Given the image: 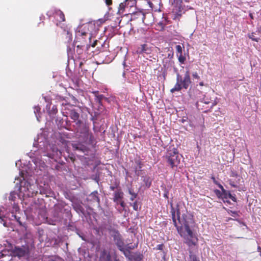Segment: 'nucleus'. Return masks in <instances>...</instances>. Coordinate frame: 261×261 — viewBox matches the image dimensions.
I'll return each mask as SVG.
<instances>
[{
    "label": "nucleus",
    "mask_w": 261,
    "mask_h": 261,
    "mask_svg": "<svg viewBox=\"0 0 261 261\" xmlns=\"http://www.w3.org/2000/svg\"><path fill=\"white\" fill-rule=\"evenodd\" d=\"M172 218L174 226L176 227L178 232L181 237L184 238L186 241L185 243L189 246H195L196 243L192 240L194 237V234L190 227L194 223L193 216L187 212L182 214L180 216L179 210H177L176 219L175 211L172 206Z\"/></svg>",
    "instance_id": "nucleus-1"
},
{
    "label": "nucleus",
    "mask_w": 261,
    "mask_h": 261,
    "mask_svg": "<svg viewBox=\"0 0 261 261\" xmlns=\"http://www.w3.org/2000/svg\"><path fill=\"white\" fill-rule=\"evenodd\" d=\"M180 156L176 148L174 146H169L167 150L165 158L168 164L173 169L180 164Z\"/></svg>",
    "instance_id": "nucleus-2"
},
{
    "label": "nucleus",
    "mask_w": 261,
    "mask_h": 261,
    "mask_svg": "<svg viewBox=\"0 0 261 261\" xmlns=\"http://www.w3.org/2000/svg\"><path fill=\"white\" fill-rule=\"evenodd\" d=\"M191 83L189 70L186 71L184 77H182L179 73H177L176 74V83L174 87L170 90V91L174 93L175 91H179L182 89H187Z\"/></svg>",
    "instance_id": "nucleus-3"
},
{
    "label": "nucleus",
    "mask_w": 261,
    "mask_h": 261,
    "mask_svg": "<svg viewBox=\"0 0 261 261\" xmlns=\"http://www.w3.org/2000/svg\"><path fill=\"white\" fill-rule=\"evenodd\" d=\"M217 103L211 99L207 95H204L202 98H200L196 103V106L199 111L206 113L210 111L216 106Z\"/></svg>",
    "instance_id": "nucleus-4"
},
{
    "label": "nucleus",
    "mask_w": 261,
    "mask_h": 261,
    "mask_svg": "<svg viewBox=\"0 0 261 261\" xmlns=\"http://www.w3.org/2000/svg\"><path fill=\"white\" fill-rule=\"evenodd\" d=\"M9 250L13 256L18 257L19 258L27 256L30 252L29 247L28 245L21 246L11 245Z\"/></svg>",
    "instance_id": "nucleus-5"
},
{
    "label": "nucleus",
    "mask_w": 261,
    "mask_h": 261,
    "mask_svg": "<svg viewBox=\"0 0 261 261\" xmlns=\"http://www.w3.org/2000/svg\"><path fill=\"white\" fill-rule=\"evenodd\" d=\"M152 15L150 13L145 14L142 11H138L133 13L131 20L139 19L144 24L149 25L152 23Z\"/></svg>",
    "instance_id": "nucleus-6"
},
{
    "label": "nucleus",
    "mask_w": 261,
    "mask_h": 261,
    "mask_svg": "<svg viewBox=\"0 0 261 261\" xmlns=\"http://www.w3.org/2000/svg\"><path fill=\"white\" fill-rule=\"evenodd\" d=\"M63 114H66V116H69L74 121L77 120V124H81V120H79V114L73 109L72 105H66V107L63 110Z\"/></svg>",
    "instance_id": "nucleus-7"
},
{
    "label": "nucleus",
    "mask_w": 261,
    "mask_h": 261,
    "mask_svg": "<svg viewBox=\"0 0 261 261\" xmlns=\"http://www.w3.org/2000/svg\"><path fill=\"white\" fill-rule=\"evenodd\" d=\"M153 47L150 44H141L137 49L136 53L138 55H141L144 57L150 55L153 51Z\"/></svg>",
    "instance_id": "nucleus-8"
},
{
    "label": "nucleus",
    "mask_w": 261,
    "mask_h": 261,
    "mask_svg": "<svg viewBox=\"0 0 261 261\" xmlns=\"http://www.w3.org/2000/svg\"><path fill=\"white\" fill-rule=\"evenodd\" d=\"M46 14L49 17L53 16L56 21L59 22H63L65 20V15L60 10L51 8L47 12Z\"/></svg>",
    "instance_id": "nucleus-9"
},
{
    "label": "nucleus",
    "mask_w": 261,
    "mask_h": 261,
    "mask_svg": "<svg viewBox=\"0 0 261 261\" xmlns=\"http://www.w3.org/2000/svg\"><path fill=\"white\" fill-rule=\"evenodd\" d=\"M87 35V33L86 32H82L81 33L80 31L76 32V35H75V40L74 41L75 44H77L76 48H77V51H78V49L81 50L80 51V53H81L82 52L83 49L82 47L84 46L85 44V40H83L82 41H80V38L83 37L84 36Z\"/></svg>",
    "instance_id": "nucleus-10"
},
{
    "label": "nucleus",
    "mask_w": 261,
    "mask_h": 261,
    "mask_svg": "<svg viewBox=\"0 0 261 261\" xmlns=\"http://www.w3.org/2000/svg\"><path fill=\"white\" fill-rule=\"evenodd\" d=\"M87 199L88 201L91 203L97 202L98 205L100 204V199L97 191H94L89 194Z\"/></svg>",
    "instance_id": "nucleus-11"
},
{
    "label": "nucleus",
    "mask_w": 261,
    "mask_h": 261,
    "mask_svg": "<svg viewBox=\"0 0 261 261\" xmlns=\"http://www.w3.org/2000/svg\"><path fill=\"white\" fill-rule=\"evenodd\" d=\"M182 0H174V8L173 10L176 12V17H181Z\"/></svg>",
    "instance_id": "nucleus-12"
},
{
    "label": "nucleus",
    "mask_w": 261,
    "mask_h": 261,
    "mask_svg": "<svg viewBox=\"0 0 261 261\" xmlns=\"http://www.w3.org/2000/svg\"><path fill=\"white\" fill-rule=\"evenodd\" d=\"M48 156L55 160L57 159L60 158L62 156V152L58 150L56 147L54 146L53 147V152L50 153H48Z\"/></svg>",
    "instance_id": "nucleus-13"
},
{
    "label": "nucleus",
    "mask_w": 261,
    "mask_h": 261,
    "mask_svg": "<svg viewBox=\"0 0 261 261\" xmlns=\"http://www.w3.org/2000/svg\"><path fill=\"white\" fill-rule=\"evenodd\" d=\"M222 193H221V196L223 199H227L230 198L231 199L233 202L237 201V198H236L235 195H232L230 192L227 191L226 190L224 189L223 190H221Z\"/></svg>",
    "instance_id": "nucleus-14"
},
{
    "label": "nucleus",
    "mask_w": 261,
    "mask_h": 261,
    "mask_svg": "<svg viewBox=\"0 0 261 261\" xmlns=\"http://www.w3.org/2000/svg\"><path fill=\"white\" fill-rule=\"evenodd\" d=\"M114 239L119 250H122L123 247L124 246V242L122 240L121 235L119 234L115 235L114 237Z\"/></svg>",
    "instance_id": "nucleus-15"
},
{
    "label": "nucleus",
    "mask_w": 261,
    "mask_h": 261,
    "mask_svg": "<svg viewBox=\"0 0 261 261\" xmlns=\"http://www.w3.org/2000/svg\"><path fill=\"white\" fill-rule=\"evenodd\" d=\"M123 197V193L121 190L116 191L114 193V197L113 201L117 203H118L119 200H122Z\"/></svg>",
    "instance_id": "nucleus-16"
},
{
    "label": "nucleus",
    "mask_w": 261,
    "mask_h": 261,
    "mask_svg": "<svg viewBox=\"0 0 261 261\" xmlns=\"http://www.w3.org/2000/svg\"><path fill=\"white\" fill-rule=\"evenodd\" d=\"M50 104H48L46 106V109L49 115H56L58 112V109L56 106L54 105L53 106L51 110H50Z\"/></svg>",
    "instance_id": "nucleus-17"
},
{
    "label": "nucleus",
    "mask_w": 261,
    "mask_h": 261,
    "mask_svg": "<svg viewBox=\"0 0 261 261\" xmlns=\"http://www.w3.org/2000/svg\"><path fill=\"white\" fill-rule=\"evenodd\" d=\"M79 131L81 134L86 136L89 133V126L86 124H83L80 126Z\"/></svg>",
    "instance_id": "nucleus-18"
},
{
    "label": "nucleus",
    "mask_w": 261,
    "mask_h": 261,
    "mask_svg": "<svg viewBox=\"0 0 261 261\" xmlns=\"http://www.w3.org/2000/svg\"><path fill=\"white\" fill-rule=\"evenodd\" d=\"M143 259V255L139 252H135L133 255H131L129 260L134 261H141Z\"/></svg>",
    "instance_id": "nucleus-19"
},
{
    "label": "nucleus",
    "mask_w": 261,
    "mask_h": 261,
    "mask_svg": "<svg viewBox=\"0 0 261 261\" xmlns=\"http://www.w3.org/2000/svg\"><path fill=\"white\" fill-rule=\"evenodd\" d=\"M126 9H127L124 6L123 3H121L119 4V7L118 8L117 14H118L119 15L123 14V13L125 12Z\"/></svg>",
    "instance_id": "nucleus-20"
},
{
    "label": "nucleus",
    "mask_w": 261,
    "mask_h": 261,
    "mask_svg": "<svg viewBox=\"0 0 261 261\" xmlns=\"http://www.w3.org/2000/svg\"><path fill=\"white\" fill-rule=\"evenodd\" d=\"M120 251L123 253L124 255L126 257L128 258L129 259H130V251L128 249H124V247H123L122 250Z\"/></svg>",
    "instance_id": "nucleus-21"
},
{
    "label": "nucleus",
    "mask_w": 261,
    "mask_h": 261,
    "mask_svg": "<svg viewBox=\"0 0 261 261\" xmlns=\"http://www.w3.org/2000/svg\"><path fill=\"white\" fill-rule=\"evenodd\" d=\"M126 2L127 3V6L129 7V9L135 7L137 4L136 0H126Z\"/></svg>",
    "instance_id": "nucleus-22"
},
{
    "label": "nucleus",
    "mask_w": 261,
    "mask_h": 261,
    "mask_svg": "<svg viewBox=\"0 0 261 261\" xmlns=\"http://www.w3.org/2000/svg\"><path fill=\"white\" fill-rule=\"evenodd\" d=\"M248 37L251 39L252 41L258 42L259 40V39L255 36V33L254 32H252L250 34H248Z\"/></svg>",
    "instance_id": "nucleus-23"
},
{
    "label": "nucleus",
    "mask_w": 261,
    "mask_h": 261,
    "mask_svg": "<svg viewBox=\"0 0 261 261\" xmlns=\"http://www.w3.org/2000/svg\"><path fill=\"white\" fill-rule=\"evenodd\" d=\"M85 136H87L88 138V142L89 144H92L93 143H94V137L91 133H89Z\"/></svg>",
    "instance_id": "nucleus-24"
},
{
    "label": "nucleus",
    "mask_w": 261,
    "mask_h": 261,
    "mask_svg": "<svg viewBox=\"0 0 261 261\" xmlns=\"http://www.w3.org/2000/svg\"><path fill=\"white\" fill-rule=\"evenodd\" d=\"M176 56L178 58V61L181 64H184L186 60L185 56L183 55L182 54H178L176 55Z\"/></svg>",
    "instance_id": "nucleus-25"
},
{
    "label": "nucleus",
    "mask_w": 261,
    "mask_h": 261,
    "mask_svg": "<svg viewBox=\"0 0 261 261\" xmlns=\"http://www.w3.org/2000/svg\"><path fill=\"white\" fill-rule=\"evenodd\" d=\"M129 194L131 195V197L130 198V200L133 201L135 198L137 197V194H136L134 190L132 189H128Z\"/></svg>",
    "instance_id": "nucleus-26"
},
{
    "label": "nucleus",
    "mask_w": 261,
    "mask_h": 261,
    "mask_svg": "<svg viewBox=\"0 0 261 261\" xmlns=\"http://www.w3.org/2000/svg\"><path fill=\"white\" fill-rule=\"evenodd\" d=\"M73 147L75 148V149L81 150L83 152H84L85 150H86V147L81 145H75L73 146Z\"/></svg>",
    "instance_id": "nucleus-27"
},
{
    "label": "nucleus",
    "mask_w": 261,
    "mask_h": 261,
    "mask_svg": "<svg viewBox=\"0 0 261 261\" xmlns=\"http://www.w3.org/2000/svg\"><path fill=\"white\" fill-rule=\"evenodd\" d=\"M17 194L15 192H11L9 197V200L15 201L16 198Z\"/></svg>",
    "instance_id": "nucleus-28"
},
{
    "label": "nucleus",
    "mask_w": 261,
    "mask_h": 261,
    "mask_svg": "<svg viewBox=\"0 0 261 261\" xmlns=\"http://www.w3.org/2000/svg\"><path fill=\"white\" fill-rule=\"evenodd\" d=\"M189 261H200L199 258L194 254H190L189 255Z\"/></svg>",
    "instance_id": "nucleus-29"
},
{
    "label": "nucleus",
    "mask_w": 261,
    "mask_h": 261,
    "mask_svg": "<svg viewBox=\"0 0 261 261\" xmlns=\"http://www.w3.org/2000/svg\"><path fill=\"white\" fill-rule=\"evenodd\" d=\"M212 179H213V181L215 185H216L221 190H224L223 187L222 186V185L220 183H219L218 181H217L216 180L215 177L212 176Z\"/></svg>",
    "instance_id": "nucleus-30"
},
{
    "label": "nucleus",
    "mask_w": 261,
    "mask_h": 261,
    "mask_svg": "<svg viewBox=\"0 0 261 261\" xmlns=\"http://www.w3.org/2000/svg\"><path fill=\"white\" fill-rule=\"evenodd\" d=\"M239 180H238V181H234V180H233L232 179H229L228 180V182H229V184L232 187H233V188H237V184L238 183H239Z\"/></svg>",
    "instance_id": "nucleus-31"
},
{
    "label": "nucleus",
    "mask_w": 261,
    "mask_h": 261,
    "mask_svg": "<svg viewBox=\"0 0 261 261\" xmlns=\"http://www.w3.org/2000/svg\"><path fill=\"white\" fill-rule=\"evenodd\" d=\"M175 48L176 50V55L182 54V47L180 45H176Z\"/></svg>",
    "instance_id": "nucleus-32"
},
{
    "label": "nucleus",
    "mask_w": 261,
    "mask_h": 261,
    "mask_svg": "<svg viewBox=\"0 0 261 261\" xmlns=\"http://www.w3.org/2000/svg\"><path fill=\"white\" fill-rule=\"evenodd\" d=\"M66 34H67V39L68 40V42H70L72 41V35L71 33H70L69 31H66Z\"/></svg>",
    "instance_id": "nucleus-33"
},
{
    "label": "nucleus",
    "mask_w": 261,
    "mask_h": 261,
    "mask_svg": "<svg viewBox=\"0 0 261 261\" xmlns=\"http://www.w3.org/2000/svg\"><path fill=\"white\" fill-rule=\"evenodd\" d=\"M143 181L145 182V185L147 187H149L151 185V181H149V177H144Z\"/></svg>",
    "instance_id": "nucleus-34"
},
{
    "label": "nucleus",
    "mask_w": 261,
    "mask_h": 261,
    "mask_svg": "<svg viewBox=\"0 0 261 261\" xmlns=\"http://www.w3.org/2000/svg\"><path fill=\"white\" fill-rule=\"evenodd\" d=\"M103 95L101 94V95H97V96H96V98H95V100H96V101L98 102L99 103H100L102 98H103Z\"/></svg>",
    "instance_id": "nucleus-35"
},
{
    "label": "nucleus",
    "mask_w": 261,
    "mask_h": 261,
    "mask_svg": "<svg viewBox=\"0 0 261 261\" xmlns=\"http://www.w3.org/2000/svg\"><path fill=\"white\" fill-rule=\"evenodd\" d=\"M164 248V245L163 244H159L156 246L155 249L156 250H161V251H163V249Z\"/></svg>",
    "instance_id": "nucleus-36"
},
{
    "label": "nucleus",
    "mask_w": 261,
    "mask_h": 261,
    "mask_svg": "<svg viewBox=\"0 0 261 261\" xmlns=\"http://www.w3.org/2000/svg\"><path fill=\"white\" fill-rule=\"evenodd\" d=\"M133 207L135 211H138V210H139L138 204L137 201H135V202L133 203Z\"/></svg>",
    "instance_id": "nucleus-37"
},
{
    "label": "nucleus",
    "mask_w": 261,
    "mask_h": 261,
    "mask_svg": "<svg viewBox=\"0 0 261 261\" xmlns=\"http://www.w3.org/2000/svg\"><path fill=\"white\" fill-rule=\"evenodd\" d=\"M229 214H230L232 216L236 217V216H239L238 215V213L236 211H230V212H229Z\"/></svg>",
    "instance_id": "nucleus-38"
},
{
    "label": "nucleus",
    "mask_w": 261,
    "mask_h": 261,
    "mask_svg": "<svg viewBox=\"0 0 261 261\" xmlns=\"http://www.w3.org/2000/svg\"><path fill=\"white\" fill-rule=\"evenodd\" d=\"M112 0H105V2L108 7H109L112 5Z\"/></svg>",
    "instance_id": "nucleus-39"
},
{
    "label": "nucleus",
    "mask_w": 261,
    "mask_h": 261,
    "mask_svg": "<svg viewBox=\"0 0 261 261\" xmlns=\"http://www.w3.org/2000/svg\"><path fill=\"white\" fill-rule=\"evenodd\" d=\"M192 76L194 79L199 80L200 79L199 76L198 75L197 72H195L192 74Z\"/></svg>",
    "instance_id": "nucleus-40"
},
{
    "label": "nucleus",
    "mask_w": 261,
    "mask_h": 261,
    "mask_svg": "<svg viewBox=\"0 0 261 261\" xmlns=\"http://www.w3.org/2000/svg\"><path fill=\"white\" fill-rule=\"evenodd\" d=\"M230 176L237 177L238 176V174L236 172L232 171L231 172Z\"/></svg>",
    "instance_id": "nucleus-41"
},
{
    "label": "nucleus",
    "mask_w": 261,
    "mask_h": 261,
    "mask_svg": "<svg viewBox=\"0 0 261 261\" xmlns=\"http://www.w3.org/2000/svg\"><path fill=\"white\" fill-rule=\"evenodd\" d=\"M119 204L120 205H121V207H122L123 208H124L125 206V204L124 203V201L121 200L120 201H119Z\"/></svg>",
    "instance_id": "nucleus-42"
},
{
    "label": "nucleus",
    "mask_w": 261,
    "mask_h": 261,
    "mask_svg": "<svg viewBox=\"0 0 261 261\" xmlns=\"http://www.w3.org/2000/svg\"><path fill=\"white\" fill-rule=\"evenodd\" d=\"M137 165H138V168L139 169H141L142 168V162L140 161H138L137 162Z\"/></svg>",
    "instance_id": "nucleus-43"
},
{
    "label": "nucleus",
    "mask_w": 261,
    "mask_h": 261,
    "mask_svg": "<svg viewBox=\"0 0 261 261\" xmlns=\"http://www.w3.org/2000/svg\"><path fill=\"white\" fill-rule=\"evenodd\" d=\"M122 3H123L124 6L126 9H129V7L127 6V3L126 2V0H125L123 2H122Z\"/></svg>",
    "instance_id": "nucleus-44"
},
{
    "label": "nucleus",
    "mask_w": 261,
    "mask_h": 261,
    "mask_svg": "<svg viewBox=\"0 0 261 261\" xmlns=\"http://www.w3.org/2000/svg\"><path fill=\"white\" fill-rule=\"evenodd\" d=\"M137 247V245H136V246H128V247H127V249H128L130 251V250L134 249L135 248H136Z\"/></svg>",
    "instance_id": "nucleus-45"
},
{
    "label": "nucleus",
    "mask_w": 261,
    "mask_h": 261,
    "mask_svg": "<svg viewBox=\"0 0 261 261\" xmlns=\"http://www.w3.org/2000/svg\"><path fill=\"white\" fill-rule=\"evenodd\" d=\"M97 43V40H95L93 42V43L91 44V46L93 47H95Z\"/></svg>",
    "instance_id": "nucleus-46"
},
{
    "label": "nucleus",
    "mask_w": 261,
    "mask_h": 261,
    "mask_svg": "<svg viewBox=\"0 0 261 261\" xmlns=\"http://www.w3.org/2000/svg\"><path fill=\"white\" fill-rule=\"evenodd\" d=\"M98 92V91H94L92 92V93L94 95L95 97L97 96Z\"/></svg>",
    "instance_id": "nucleus-47"
},
{
    "label": "nucleus",
    "mask_w": 261,
    "mask_h": 261,
    "mask_svg": "<svg viewBox=\"0 0 261 261\" xmlns=\"http://www.w3.org/2000/svg\"><path fill=\"white\" fill-rule=\"evenodd\" d=\"M159 24L161 26V30H163L164 27L163 23H159Z\"/></svg>",
    "instance_id": "nucleus-48"
},
{
    "label": "nucleus",
    "mask_w": 261,
    "mask_h": 261,
    "mask_svg": "<svg viewBox=\"0 0 261 261\" xmlns=\"http://www.w3.org/2000/svg\"><path fill=\"white\" fill-rule=\"evenodd\" d=\"M20 218H19L18 219H17V221L18 222L19 224L20 225H22V222L20 220Z\"/></svg>",
    "instance_id": "nucleus-49"
},
{
    "label": "nucleus",
    "mask_w": 261,
    "mask_h": 261,
    "mask_svg": "<svg viewBox=\"0 0 261 261\" xmlns=\"http://www.w3.org/2000/svg\"><path fill=\"white\" fill-rule=\"evenodd\" d=\"M106 254H107L106 251L105 250H104V251H103L102 252V253H101V256H102V255H106Z\"/></svg>",
    "instance_id": "nucleus-50"
},
{
    "label": "nucleus",
    "mask_w": 261,
    "mask_h": 261,
    "mask_svg": "<svg viewBox=\"0 0 261 261\" xmlns=\"http://www.w3.org/2000/svg\"><path fill=\"white\" fill-rule=\"evenodd\" d=\"M91 120L92 121H93V123H95V120H96V119L94 117H92L91 118Z\"/></svg>",
    "instance_id": "nucleus-51"
},
{
    "label": "nucleus",
    "mask_w": 261,
    "mask_h": 261,
    "mask_svg": "<svg viewBox=\"0 0 261 261\" xmlns=\"http://www.w3.org/2000/svg\"><path fill=\"white\" fill-rule=\"evenodd\" d=\"M110 189H111V190L114 191V190L115 189V187H114V186H111V187H110Z\"/></svg>",
    "instance_id": "nucleus-52"
},
{
    "label": "nucleus",
    "mask_w": 261,
    "mask_h": 261,
    "mask_svg": "<svg viewBox=\"0 0 261 261\" xmlns=\"http://www.w3.org/2000/svg\"><path fill=\"white\" fill-rule=\"evenodd\" d=\"M164 197H165V198H168V194H167V193H165V194H164Z\"/></svg>",
    "instance_id": "nucleus-53"
},
{
    "label": "nucleus",
    "mask_w": 261,
    "mask_h": 261,
    "mask_svg": "<svg viewBox=\"0 0 261 261\" xmlns=\"http://www.w3.org/2000/svg\"><path fill=\"white\" fill-rule=\"evenodd\" d=\"M83 65V62H81L80 63V65H79V67H80V68H82V65Z\"/></svg>",
    "instance_id": "nucleus-54"
},
{
    "label": "nucleus",
    "mask_w": 261,
    "mask_h": 261,
    "mask_svg": "<svg viewBox=\"0 0 261 261\" xmlns=\"http://www.w3.org/2000/svg\"><path fill=\"white\" fill-rule=\"evenodd\" d=\"M215 193L218 194H219L220 193V191L218 190H217L215 191Z\"/></svg>",
    "instance_id": "nucleus-55"
},
{
    "label": "nucleus",
    "mask_w": 261,
    "mask_h": 261,
    "mask_svg": "<svg viewBox=\"0 0 261 261\" xmlns=\"http://www.w3.org/2000/svg\"><path fill=\"white\" fill-rule=\"evenodd\" d=\"M249 16L251 19H253V15L251 13H250Z\"/></svg>",
    "instance_id": "nucleus-56"
},
{
    "label": "nucleus",
    "mask_w": 261,
    "mask_h": 261,
    "mask_svg": "<svg viewBox=\"0 0 261 261\" xmlns=\"http://www.w3.org/2000/svg\"><path fill=\"white\" fill-rule=\"evenodd\" d=\"M3 256H4V254L2 252H0V257H3Z\"/></svg>",
    "instance_id": "nucleus-57"
},
{
    "label": "nucleus",
    "mask_w": 261,
    "mask_h": 261,
    "mask_svg": "<svg viewBox=\"0 0 261 261\" xmlns=\"http://www.w3.org/2000/svg\"><path fill=\"white\" fill-rule=\"evenodd\" d=\"M70 159H71V161H73H73H74V160H75L74 158H73V157H71V158H70Z\"/></svg>",
    "instance_id": "nucleus-58"
},
{
    "label": "nucleus",
    "mask_w": 261,
    "mask_h": 261,
    "mask_svg": "<svg viewBox=\"0 0 261 261\" xmlns=\"http://www.w3.org/2000/svg\"><path fill=\"white\" fill-rule=\"evenodd\" d=\"M199 85H200L201 86H203V82H200V83H199Z\"/></svg>",
    "instance_id": "nucleus-59"
},
{
    "label": "nucleus",
    "mask_w": 261,
    "mask_h": 261,
    "mask_svg": "<svg viewBox=\"0 0 261 261\" xmlns=\"http://www.w3.org/2000/svg\"><path fill=\"white\" fill-rule=\"evenodd\" d=\"M202 108H205V105L204 104H203V107H202Z\"/></svg>",
    "instance_id": "nucleus-60"
},
{
    "label": "nucleus",
    "mask_w": 261,
    "mask_h": 261,
    "mask_svg": "<svg viewBox=\"0 0 261 261\" xmlns=\"http://www.w3.org/2000/svg\"><path fill=\"white\" fill-rule=\"evenodd\" d=\"M0 219H2V220H3L2 219V217L1 215H0Z\"/></svg>",
    "instance_id": "nucleus-61"
},
{
    "label": "nucleus",
    "mask_w": 261,
    "mask_h": 261,
    "mask_svg": "<svg viewBox=\"0 0 261 261\" xmlns=\"http://www.w3.org/2000/svg\"><path fill=\"white\" fill-rule=\"evenodd\" d=\"M197 92H198L199 93H201V92L199 90H197Z\"/></svg>",
    "instance_id": "nucleus-62"
},
{
    "label": "nucleus",
    "mask_w": 261,
    "mask_h": 261,
    "mask_svg": "<svg viewBox=\"0 0 261 261\" xmlns=\"http://www.w3.org/2000/svg\"><path fill=\"white\" fill-rule=\"evenodd\" d=\"M108 257H110V255L109 254H108Z\"/></svg>",
    "instance_id": "nucleus-63"
},
{
    "label": "nucleus",
    "mask_w": 261,
    "mask_h": 261,
    "mask_svg": "<svg viewBox=\"0 0 261 261\" xmlns=\"http://www.w3.org/2000/svg\"><path fill=\"white\" fill-rule=\"evenodd\" d=\"M260 254V256H261V251L260 252V254Z\"/></svg>",
    "instance_id": "nucleus-64"
}]
</instances>
